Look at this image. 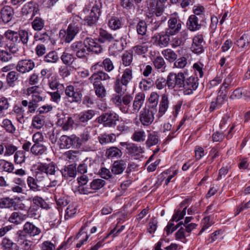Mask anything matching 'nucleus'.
<instances>
[{
  "label": "nucleus",
  "mask_w": 250,
  "mask_h": 250,
  "mask_svg": "<svg viewBox=\"0 0 250 250\" xmlns=\"http://www.w3.org/2000/svg\"><path fill=\"white\" fill-rule=\"evenodd\" d=\"M153 64L156 68L160 69L162 72L165 71L166 64L163 58L160 56L156 57L153 61Z\"/></svg>",
  "instance_id": "864d4df0"
},
{
  "label": "nucleus",
  "mask_w": 250,
  "mask_h": 250,
  "mask_svg": "<svg viewBox=\"0 0 250 250\" xmlns=\"http://www.w3.org/2000/svg\"><path fill=\"white\" fill-rule=\"evenodd\" d=\"M114 40V37L112 34L105 30L100 29L98 41L102 43L106 42H111Z\"/></svg>",
  "instance_id": "473e14b6"
},
{
  "label": "nucleus",
  "mask_w": 250,
  "mask_h": 250,
  "mask_svg": "<svg viewBox=\"0 0 250 250\" xmlns=\"http://www.w3.org/2000/svg\"><path fill=\"white\" fill-rule=\"evenodd\" d=\"M108 25L111 29L116 30L122 27V21L118 17H112L109 20Z\"/></svg>",
  "instance_id": "a18cd8bd"
},
{
  "label": "nucleus",
  "mask_w": 250,
  "mask_h": 250,
  "mask_svg": "<svg viewBox=\"0 0 250 250\" xmlns=\"http://www.w3.org/2000/svg\"><path fill=\"white\" fill-rule=\"evenodd\" d=\"M170 35L167 31L157 33L152 37L154 43L161 48L168 46L170 42Z\"/></svg>",
  "instance_id": "9b49d317"
},
{
  "label": "nucleus",
  "mask_w": 250,
  "mask_h": 250,
  "mask_svg": "<svg viewBox=\"0 0 250 250\" xmlns=\"http://www.w3.org/2000/svg\"><path fill=\"white\" fill-rule=\"evenodd\" d=\"M157 109L143 108L139 113V121L144 126H148L153 122Z\"/></svg>",
  "instance_id": "6e6552de"
},
{
  "label": "nucleus",
  "mask_w": 250,
  "mask_h": 250,
  "mask_svg": "<svg viewBox=\"0 0 250 250\" xmlns=\"http://www.w3.org/2000/svg\"><path fill=\"white\" fill-rule=\"evenodd\" d=\"M187 25L188 29L191 31L198 30L201 27V24L199 21L198 18L195 15H191L188 17Z\"/></svg>",
  "instance_id": "393cba45"
},
{
  "label": "nucleus",
  "mask_w": 250,
  "mask_h": 250,
  "mask_svg": "<svg viewBox=\"0 0 250 250\" xmlns=\"http://www.w3.org/2000/svg\"><path fill=\"white\" fill-rule=\"evenodd\" d=\"M159 141V137L155 132H153L148 135L146 145L148 147L156 145Z\"/></svg>",
  "instance_id": "052dcab7"
},
{
  "label": "nucleus",
  "mask_w": 250,
  "mask_h": 250,
  "mask_svg": "<svg viewBox=\"0 0 250 250\" xmlns=\"http://www.w3.org/2000/svg\"><path fill=\"white\" fill-rule=\"evenodd\" d=\"M24 232L28 233L31 236H35L39 234L40 229L33 224L30 222H26L23 227Z\"/></svg>",
  "instance_id": "c9c22d12"
},
{
  "label": "nucleus",
  "mask_w": 250,
  "mask_h": 250,
  "mask_svg": "<svg viewBox=\"0 0 250 250\" xmlns=\"http://www.w3.org/2000/svg\"><path fill=\"white\" fill-rule=\"evenodd\" d=\"M88 54L93 52L96 54L101 53L103 51L102 46L91 38H87Z\"/></svg>",
  "instance_id": "72a5a7b5"
},
{
  "label": "nucleus",
  "mask_w": 250,
  "mask_h": 250,
  "mask_svg": "<svg viewBox=\"0 0 250 250\" xmlns=\"http://www.w3.org/2000/svg\"><path fill=\"white\" fill-rule=\"evenodd\" d=\"M87 41L86 38L83 41H76L71 44L70 49L78 58L84 59L89 55Z\"/></svg>",
  "instance_id": "0eeeda50"
},
{
  "label": "nucleus",
  "mask_w": 250,
  "mask_h": 250,
  "mask_svg": "<svg viewBox=\"0 0 250 250\" xmlns=\"http://www.w3.org/2000/svg\"><path fill=\"white\" fill-rule=\"evenodd\" d=\"M20 200V197L14 199L11 198L9 197H6L0 199V208H10L16 206L15 200Z\"/></svg>",
  "instance_id": "c85d7f7f"
},
{
  "label": "nucleus",
  "mask_w": 250,
  "mask_h": 250,
  "mask_svg": "<svg viewBox=\"0 0 250 250\" xmlns=\"http://www.w3.org/2000/svg\"><path fill=\"white\" fill-rule=\"evenodd\" d=\"M119 120V116L114 111H109L103 113L96 119L100 124H103L104 127H114Z\"/></svg>",
  "instance_id": "423d86ee"
},
{
  "label": "nucleus",
  "mask_w": 250,
  "mask_h": 250,
  "mask_svg": "<svg viewBox=\"0 0 250 250\" xmlns=\"http://www.w3.org/2000/svg\"><path fill=\"white\" fill-rule=\"evenodd\" d=\"M169 103L168 95L166 94H162L159 104L158 113L156 115L158 119H160L166 113L168 108Z\"/></svg>",
  "instance_id": "5701e85b"
},
{
  "label": "nucleus",
  "mask_w": 250,
  "mask_h": 250,
  "mask_svg": "<svg viewBox=\"0 0 250 250\" xmlns=\"http://www.w3.org/2000/svg\"><path fill=\"white\" fill-rule=\"evenodd\" d=\"M116 136L115 134H103L99 137V141L101 144L104 145L116 141Z\"/></svg>",
  "instance_id": "ea45409f"
},
{
  "label": "nucleus",
  "mask_w": 250,
  "mask_h": 250,
  "mask_svg": "<svg viewBox=\"0 0 250 250\" xmlns=\"http://www.w3.org/2000/svg\"><path fill=\"white\" fill-rule=\"evenodd\" d=\"M162 54L164 57L169 62H174L177 58V55L171 49L167 48L162 51Z\"/></svg>",
  "instance_id": "37998d69"
},
{
  "label": "nucleus",
  "mask_w": 250,
  "mask_h": 250,
  "mask_svg": "<svg viewBox=\"0 0 250 250\" xmlns=\"http://www.w3.org/2000/svg\"><path fill=\"white\" fill-rule=\"evenodd\" d=\"M182 22L175 17L170 18L168 21V27L165 30L171 36L178 33L182 28Z\"/></svg>",
  "instance_id": "ddd939ff"
},
{
  "label": "nucleus",
  "mask_w": 250,
  "mask_h": 250,
  "mask_svg": "<svg viewBox=\"0 0 250 250\" xmlns=\"http://www.w3.org/2000/svg\"><path fill=\"white\" fill-rule=\"evenodd\" d=\"M61 59L64 64L68 65H71L76 59L72 54L66 52H63Z\"/></svg>",
  "instance_id": "680f3d73"
},
{
  "label": "nucleus",
  "mask_w": 250,
  "mask_h": 250,
  "mask_svg": "<svg viewBox=\"0 0 250 250\" xmlns=\"http://www.w3.org/2000/svg\"><path fill=\"white\" fill-rule=\"evenodd\" d=\"M159 99V95L157 92H151L148 98V102L151 105L148 108L150 109H157Z\"/></svg>",
  "instance_id": "6e6d98bb"
},
{
  "label": "nucleus",
  "mask_w": 250,
  "mask_h": 250,
  "mask_svg": "<svg viewBox=\"0 0 250 250\" xmlns=\"http://www.w3.org/2000/svg\"><path fill=\"white\" fill-rule=\"evenodd\" d=\"M61 172L62 176L66 179L74 178L77 174L76 166L73 165H69L62 169Z\"/></svg>",
  "instance_id": "7c9ffc66"
},
{
  "label": "nucleus",
  "mask_w": 250,
  "mask_h": 250,
  "mask_svg": "<svg viewBox=\"0 0 250 250\" xmlns=\"http://www.w3.org/2000/svg\"><path fill=\"white\" fill-rule=\"evenodd\" d=\"M65 94L63 99L65 102L72 103H78L81 101L83 96L81 90L78 88H75L73 85H67L62 88Z\"/></svg>",
  "instance_id": "39448f33"
},
{
  "label": "nucleus",
  "mask_w": 250,
  "mask_h": 250,
  "mask_svg": "<svg viewBox=\"0 0 250 250\" xmlns=\"http://www.w3.org/2000/svg\"><path fill=\"white\" fill-rule=\"evenodd\" d=\"M45 117L40 114H38L34 117L32 120V125L37 129L41 128L45 123Z\"/></svg>",
  "instance_id": "8fccbe9b"
},
{
  "label": "nucleus",
  "mask_w": 250,
  "mask_h": 250,
  "mask_svg": "<svg viewBox=\"0 0 250 250\" xmlns=\"http://www.w3.org/2000/svg\"><path fill=\"white\" fill-rule=\"evenodd\" d=\"M168 85L175 87V90L183 91L185 94L189 95L197 88L199 83L197 77L191 76L185 79L184 73L179 72L171 75Z\"/></svg>",
  "instance_id": "f03ea898"
},
{
  "label": "nucleus",
  "mask_w": 250,
  "mask_h": 250,
  "mask_svg": "<svg viewBox=\"0 0 250 250\" xmlns=\"http://www.w3.org/2000/svg\"><path fill=\"white\" fill-rule=\"evenodd\" d=\"M59 60V57L55 51L49 52L44 58V61L47 63H56Z\"/></svg>",
  "instance_id": "e2e57ef3"
},
{
  "label": "nucleus",
  "mask_w": 250,
  "mask_h": 250,
  "mask_svg": "<svg viewBox=\"0 0 250 250\" xmlns=\"http://www.w3.org/2000/svg\"><path fill=\"white\" fill-rule=\"evenodd\" d=\"M0 13L3 21L4 23H8L12 20L14 12L11 7L5 6L1 9Z\"/></svg>",
  "instance_id": "cd10ccee"
},
{
  "label": "nucleus",
  "mask_w": 250,
  "mask_h": 250,
  "mask_svg": "<svg viewBox=\"0 0 250 250\" xmlns=\"http://www.w3.org/2000/svg\"><path fill=\"white\" fill-rule=\"evenodd\" d=\"M140 43L133 46L131 50L132 52L135 55H142L146 54L149 47L148 43V39L146 37L139 38Z\"/></svg>",
  "instance_id": "dca6fc26"
},
{
  "label": "nucleus",
  "mask_w": 250,
  "mask_h": 250,
  "mask_svg": "<svg viewBox=\"0 0 250 250\" xmlns=\"http://www.w3.org/2000/svg\"><path fill=\"white\" fill-rule=\"evenodd\" d=\"M145 97L144 93H138L135 97L131 107L130 103L133 97L128 94L123 96L122 95L113 94L110 99V102L124 114H136L142 107Z\"/></svg>",
  "instance_id": "f257e3e1"
},
{
  "label": "nucleus",
  "mask_w": 250,
  "mask_h": 250,
  "mask_svg": "<svg viewBox=\"0 0 250 250\" xmlns=\"http://www.w3.org/2000/svg\"><path fill=\"white\" fill-rule=\"evenodd\" d=\"M19 74L15 71H11L8 72L6 76V82L9 86L13 87L15 83L18 80Z\"/></svg>",
  "instance_id": "de8ad7c7"
},
{
  "label": "nucleus",
  "mask_w": 250,
  "mask_h": 250,
  "mask_svg": "<svg viewBox=\"0 0 250 250\" xmlns=\"http://www.w3.org/2000/svg\"><path fill=\"white\" fill-rule=\"evenodd\" d=\"M95 95L99 99H103L106 97V90L103 84L93 86Z\"/></svg>",
  "instance_id": "5fc2aeb1"
},
{
  "label": "nucleus",
  "mask_w": 250,
  "mask_h": 250,
  "mask_svg": "<svg viewBox=\"0 0 250 250\" xmlns=\"http://www.w3.org/2000/svg\"><path fill=\"white\" fill-rule=\"evenodd\" d=\"M21 105L23 107H27L28 113H33L35 112L38 106V104H36L33 102L28 101L27 100H22L21 102Z\"/></svg>",
  "instance_id": "13d9d810"
},
{
  "label": "nucleus",
  "mask_w": 250,
  "mask_h": 250,
  "mask_svg": "<svg viewBox=\"0 0 250 250\" xmlns=\"http://www.w3.org/2000/svg\"><path fill=\"white\" fill-rule=\"evenodd\" d=\"M39 169L42 171H44L47 176H54L57 178L58 174L60 172L53 162L49 164L42 163L39 165Z\"/></svg>",
  "instance_id": "6ab92c4d"
},
{
  "label": "nucleus",
  "mask_w": 250,
  "mask_h": 250,
  "mask_svg": "<svg viewBox=\"0 0 250 250\" xmlns=\"http://www.w3.org/2000/svg\"><path fill=\"white\" fill-rule=\"evenodd\" d=\"M13 113L15 114L17 121L21 124L25 122L24 112V110L22 107L15 105L13 109Z\"/></svg>",
  "instance_id": "79ce46f5"
},
{
  "label": "nucleus",
  "mask_w": 250,
  "mask_h": 250,
  "mask_svg": "<svg viewBox=\"0 0 250 250\" xmlns=\"http://www.w3.org/2000/svg\"><path fill=\"white\" fill-rule=\"evenodd\" d=\"M122 155V150L116 146L110 147L105 152V156L108 159H119Z\"/></svg>",
  "instance_id": "2f4dec72"
},
{
  "label": "nucleus",
  "mask_w": 250,
  "mask_h": 250,
  "mask_svg": "<svg viewBox=\"0 0 250 250\" xmlns=\"http://www.w3.org/2000/svg\"><path fill=\"white\" fill-rule=\"evenodd\" d=\"M1 126L9 133L14 134L16 130L11 121L8 119L3 120Z\"/></svg>",
  "instance_id": "49530a36"
},
{
  "label": "nucleus",
  "mask_w": 250,
  "mask_h": 250,
  "mask_svg": "<svg viewBox=\"0 0 250 250\" xmlns=\"http://www.w3.org/2000/svg\"><path fill=\"white\" fill-rule=\"evenodd\" d=\"M79 17H75L73 22L68 25L66 31L64 30L60 31V36L64 38V41L65 42H70L78 33L80 27V23L79 22Z\"/></svg>",
  "instance_id": "20e7f679"
},
{
  "label": "nucleus",
  "mask_w": 250,
  "mask_h": 250,
  "mask_svg": "<svg viewBox=\"0 0 250 250\" xmlns=\"http://www.w3.org/2000/svg\"><path fill=\"white\" fill-rule=\"evenodd\" d=\"M47 147L43 144H34L31 147V153L35 156H41L46 153Z\"/></svg>",
  "instance_id": "f704fd0d"
},
{
  "label": "nucleus",
  "mask_w": 250,
  "mask_h": 250,
  "mask_svg": "<svg viewBox=\"0 0 250 250\" xmlns=\"http://www.w3.org/2000/svg\"><path fill=\"white\" fill-rule=\"evenodd\" d=\"M74 123L72 118L68 114H61L58 116L57 124L64 130H68L73 127Z\"/></svg>",
  "instance_id": "f3484780"
},
{
  "label": "nucleus",
  "mask_w": 250,
  "mask_h": 250,
  "mask_svg": "<svg viewBox=\"0 0 250 250\" xmlns=\"http://www.w3.org/2000/svg\"><path fill=\"white\" fill-rule=\"evenodd\" d=\"M121 145L125 147L127 153L135 159H137L140 155L144 152V149L141 146H138L133 143H128L127 142H121Z\"/></svg>",
  "instance_id": "9d476101"
},
{
  "label": "nucleus",
  "mask_w": 250,
  "mask_h": 250,
  "mask_svg": "<svg viewBox=\"0 0 250 250\" xmlns=\"http://www.w3.org/2000/svg\"><path fill=\"white\" fill-rule=\"evenodd\" d=\"M250 43V34H244L238 40L236 41V44L241 49H245L248 47Z\"/></svg>",
  "instance_id": "4c0bfd02"
},
{
  "label": "nucleus",
  "mask_w": 250,
  "mask_h": 250,
  "mask_svg": "<svg viewBox=\"0 0 250 250\" xmlns=\"http://www.w3.org/2000/svg\"><path fill=\"white\" fill-rule=\"evenodd\" d=\"M15 241L21 246L23 250H32L33 242L28 240L23 231L20 230L16 234Z\"/></svg>",
  "instance_id": "f8f14e48"
},
{
  "label": "nucleus",
  "mask_w": 250,
  "mask_h": 250,
  "mask_svg": "<svg viewBox=\"0 0 250 250\" xmlns=\"http://www.w3.org/2000/svg\"><path fill=\"white\" fill-rule=\"evenodd\" d=\"M4 36L6 39L13 43H19V32H16L11 30H8L4 33Z\"/></svg>",
  "instance_id": "c03bdc74"
},
{
  "label": "nucleus",
  "mask_w": 250,
  "mask_h": 250,
  "mask_svg": "<svg viewBox=\"0 0 250 250\" xmlns=\"http://www.w3.org/2000/svg\"><path fill=\"white\" fill-rule=\"evenodd\" d=\"M35 67L34 62L31 59H24L19 61L16 65V70L24 74L29 72Z\"/></svg>",
  "instance_id": "2eb2a0df"
},
{
  "label": "nucleus",
  "mask_w": 250,
  "mask_h": 250,
  "mask_svg": "<svg viewBox=\"0 0 250 250\" xmlns=\"http://www.w3.org/2000/svg\"><path fill=\"white\" fill-rule=\"evenodd\" d=\"M180 220H171V222H169L166 228V231L167 234L172 233L176 229L182 225L181 222H178Z\"/></svg>",
  "instance_id": "bf43d9fd"
},
{
  "label": "nucleus",
  "mask_w": 250,
  "mask_h": 250,
  "mask_svg": "<svg viewBox=\"0 0 250 250\" xmlns=\"http://www.w3.org/2000/svg\"><path fill=\"white\" fill-rule=\"evenodd\" d=\"M34 39L36 41H39L43 43H47L50 39L48 34L43 31L42 32H37L34 34Z\"/></svg>",
  "instance_id": "4d7b16f0"
},
{
  "label": "nucleus",
  "mask_w": 250,
  "mask_h": 250,
  "mask_svg": "<svg viewBox=\"0 0 250 250\" xmlns=\"http://www.w3.org/2000/svg\"><path fill=\"white\" fill-rule=\"evenodd\" d=\"M48 84L49 88L52 90H62L64 85L61 83L57 77H52L48 80Z\"/></svg>",
  "instance_id": "58836bf2"
},
{
  "label": "nucleus",
  "mask_w": 250,
  "mask_h": 250,
  "mask_svg": "<svg viewBox=\"0 0 250 250\" xmlns=\"http://www.w3.org/2000/svg\"><path fill=\"white\" fill-rule=\"evenodd\" d=\"M82 145L80 139L75 135L70 136L62 135L60 138V146L62 148L71 147H79Z\"/></svg>",
  "instance_id": "1a4fd4ad"
},
{
  "label": "nucleus",
  "mask_w": 250,
  "mask_h": 250,
  "mask_svg": "<svg viewBox=\"0 0 250 250\" xmlns=\"http://www.w3.org/2000/svg\"><path fill=\"white\" fill-rule=\"evenodd\" d=\"M4 156H10L15 154L17 151L18 148L16 146L11 144H5L4 146Z\"/></svg>",
  "instance_id": "0e129e2a"
},
{
  "label": "nucleus",
  "mask_w": 250,
  "mask_h": 250,
  "mask_svg": "<svg viewBox=\"0 0 250 250\" xmlns=\"http://www.w3.org/2000/svg\"><path fill=\"white\" fill-rule=\"evenodd\" d=\"M109 76L104 71H100L93 74L89 78L88 80L93 86L103 84L102 81H106L110 79Z\"/></svg>",
  "instance_id": "412c9836"
},
{
  "label": "nucleus",
  "mask_w": 250,
  "mask_h": 250,
  "mask_svg": "<svg viewBox=\"0 0 250 250\" xmlns=\"http://www.w3.org/2000/svg\"><path fill=\"white\" fill-rule=\"evenodd\" d=\"M126 166V162L125 160L115 161L112 166L111 172L116 175L120 174L125 169Z\"/></svg>",
  "instance_id": "a878e982"
},
{
  "label": "nucleus",
  "mask_w": 250,
  "mask_h": 250,
  "mask_svg": "<svg viewBox=\"0 0 250 250\" xmlns=\"http://www.w3.org/2000/svg\"><path fill=\"white\" fill-rule=\"evenodd\" d=\"M226 94L218 95L215 101H212L210 105L209 110L213 111L215 109L220 108L224 103Z\"/></svg>",
  "instance_id": "a19ab883"
},
{
  "label": "nucleus",
  "mask_w": 250,
  "mask_h": 250,
  "mask_svg": "<svg viewBox=\"0 0 250 250\" xmlns=\"http://www.w3.org/2000/svg\"><path fill=\"white\" fill-rule=\"evenodd\" d=\"M100 10L98 5H94L91 9L89 14L84 19L85 22L88 25L95 24L99 17Z\"/></svg>",
  "instance_id": "aec40b11"
},
{
  "label": "nucleus",
  "mask_w": 250,
  "mask_h": 250,
  "mask_svg": "<svg viewBox=\"0 0 250 250\" xmlns=\"http://www.w3.org/2000/svg\"><path fill=\"white\" fill-rule=\"evenodd\" d=\"M45 21L40 17H36L32 22V27L35 31H40L44 27Z\"/></svg>",
  "instance_id": "603ef678"
},
{
  "label": "nucleus",
  "mask_w": 250,
  "mask_h": 250,
  "mask_svg": "<svg viewBox=\"0 0 250 250\" xmlns=\"http://www.w3.org/2000/svg\"><path fill=\"white\" fill-rule=\"evenodd\" d=\"M172 75H175V73H169L167 77V80H166L165 78H163V77H158L155 82V85L156 88L159 90H161L165 88L167 85L169 88L175 89V87H170L168 85L169 80H170V78Z\"/></svg>",
  "instance_id": "bb28decb"
},
{
  "label": "nucleus",
  "mask_w": 250,
  "mask_h": 250,
  "mask_svg": "<svg viewBox=\"0 0 250 250\" xmlns=\"http://www.w3.org/2000/svg\"><path fill=\"white\" fill-rule=\"evenodd\" d=\"M125 46L122 40L119 41H116L109 48L110 53L112 55H115L121 52L125 48Z\"/></svg>",
  "instance_id": "e433bc0d"
},
{
  "label": "nucleus",
  "mask_w": 250,
  "mask_h": 250,
  "mask_svg": "<svg viewBox=\"0 0 250 250\" xmlns=\"http://www.w3.org/2000/svg\"><path fill=\"white\" fill-rule=\"evenodd\" d=\"M39 8L37 4L33 1L28 2L24 4L22 8V13L23 15H31V18L34 17L38 11Z\"/></svg>",
  "instance_id": "b1692460"
},
{
  "label": "nucleus",
  "mask_w": 250,
  "mask_h": 250,
  "mask_svg": "<svg viewBox=\"0 0 250 250\" xmlns=\"http://www.w3.org/2000/svg\"><path fill=\"white\" fill-rule=\"evenodd\" d=\"M26 159L25 152L23 150H17L14 154V161L16 164L21 165L25 162Z\"/></svg>",
  "instance_id": "09e8293b"
},
{
  "label": "nucleus",
  "mask_w": 250,
  "mask_h": 250,
  "mask_svg": "<svg viewBox=\"0 0 250 250\" xmlns=\"http://www.w3.org/2000/svg\"><path fill=\"white\" fill-rule=\"evenodd\" d=\"M95 114L96 111L93 109L84 111L79 114L78 121L80 123L86 124L88 121L93 118Z\"/></svg>",
  "instance_id": "c756f323"
},
{
  "label": "nucleus",
  "mask_w": 250,
  "mask_h": 250,
  "mask_svg": "<svg viewBox=\"0 0 250 250\" xmlns=\"http://www.w3.org/2000/svg\"><path fill=\"white\" fill-rule=\"evenodd\" d=\"M190 201L189 199H186L183 201L175 210V212L171 219H183L186 214V209Z\"/></svg>",
  "instance_id": "4be33fe9"
},
{
  "label": "nucleus",
  "mask_w": 250,
  "mask_h": 250,
  "mask_svg": "<svg viewBox=\"0 0 250 250\" xmlns=\"http://www.w3.org/2000/svg\"><path fill=\"white\" fill-rule=\"evenodd\" d=\"M105 184L104 180L101 179L93 180L90 183V188L95 190H97L103 188Z\"/></svg>",
  "instance_id": "69168bd1"
},
{
  "label": "nucleus",
  "mask_w": 250,
  "mask_h": 250,
  "mask_svg": "<svg viewBox=\"0 0 250 250\" xmlns=\"http://www.w3.org/2000/svg\"><path fill=\"white\" fill-rule=\"evenodd\" d=\"M146 133L144 130H136L133 134L131 139L137 142H143L145 140Z\"/></svg>",
  "instance_id": "774afa93"
},
{
  "label": "nucleus",
  "mask_w": 250,
  "mask_h": 250,
  "mask_svg": "<svg viewBox=\"0 0 250 250\" xmlns=\"http://www.w3.org/2000/svg\"><path fill=\"white\" fill-rule=\"evenodd\" d=\"M133 70L131 68H126L122 72L120 77H117L114 83V90L115 94L122 95L123 92V86L125 87L132 81Z\"/></svg>",
  "instance_id": "7ed1b4c3"
},
{
  "label": "nucleus",
  "mask_w": 250,
  "mask_h": 250,
  "mask_svg": "<svg viewBox=\"0 0 250 250\" xmlns=\"http://www.w3.org/2000/svg\"><path fill=\"white\" fill-rule=\"evenodd\" d=\"M136 30L137 33L141 36H145L147 31V25L143 20H140L137 24Z\"/></svg>",
  "instance_id": "338daca9"
},
{
  "label": "nucleus",
  "mask_w": 250,
  "mask_h": 250,
  "mask_svg": "<svg viewBox=\"0 0 250 250\" xmlns=\"http://www.w3.org/2000/svg\"><path fill=\"white\" fill-rule=\"evenodd\" d=\"M165 3L160 0H149L148 2V8L152 13H155L156 17L161 16L165 8Z\"/></svg>",
  "instance_id": "4468645a"
},
{
  "label": "nucleus",
  "mask_w": 250,
  "mask_h": 250,
  "mask_svg": "<svg viewBox=\"0 0 250 250\" xmlns=\"http://www.w3.org/2000/svg\"><path fill=\"white\" fill-rule=\"evenodd\" d=\"M196 77L202 78L204 74V65L200 62L194 63L192 66Z\"/></svg>",
  "instance_id": "3c124183"
},
{
  "label": "nucleus",
  "mask_w": 250,
  "mask_h": 250,
  "mask_svg": "<svg viewBox=\"0 0 250 250\" xmlns=\"http://www.w3.org/2000/svg\"><path fill=\"white\" fill-rule=\"evenodd\" d=\"M204 42L202 35L198 34L193 37L191 49L193 52L199 54L204 51Z\"/></svg>",
  "instance_id": "a211bd4d"
}]
</instances>
